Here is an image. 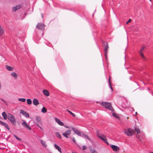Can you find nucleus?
Listing matches in <instances>:
<instances>
[{
    "instance_id": "nucleus-20",
    "label": "nucleus",
    "mask_w": 153,
    "mask_h": 153,
    "mask_svg": "<svg viewBox=\"0 0 153 153\" xmlns=\"http://www.w3.org/2000/svg\"><path fill=\"white\" fill-rule=\"evenodd\" d=\"M36 121L38 122L39 123L41 124L42 123V122L41 120V118L40 117L38 116H37L36 117Z\"/></svg>"
},
{
    "instance_id": "nucleus-36",
    "label": "nucleus",
    "mask_w": 153,
    "mask_h": 153,
    "mask_svg": "<svg viewBox=\"0 0 153 153\" xmlns=\"http://www.w3.org/2000/svg\"><path fill=\"white\" fill-rule=\"evenodd\" d=\"M137 138H138V139L139 140L141 141H142V140L141 139L139 135H138L137 136Z\"/></svg>"
},
{
    "instance_id": "nucleus-39",
    "label": "nucleus",
    "mask_w": 153,
    "mask_h": 153,
    "mask_svg": "<svg viewBox=\"0 0 153 153\" xmlns=\"http://www.w3.org/2000/svg\"><path fill=\"white\" fill-rule=\"evenodd\" d=\"M4 123V122H3L1 121L0 120V124L1 125L3 126Z\"/></svg>"
},
{
    "instance_id": "nucleus-10",
    "label": "nucleus",
    "mask_w": 153,
    "mask_h": 153,
    "mask_svg": "<svg viewBox=\"0 0 153 153\" xmlns=\"http://www.w3.org/2000/svg\"><path fill=\"white\" fill-rule=\"evenodd\" d=\"M55 121L59 125L61 126H64V123L61 122L59 119L57 118H55Z\"/></svg>"
},
{
    "instance_id": "nucleus-35",
    "label": "nucleus",
    "mask_w": 153,
    "mask_h": 153,
    "mask_svg": "<svg viewBox=\"0 0 153 153\" xmlns=\"http://www.w3.org/2000/svg\"><path fill=\"white\" fill-rule=\"evenodd\" d=\"M131 22V19H129L128 21L126 22V23L127 24H128V23Z\"/></svg>"
},
{
    "instance_id": "nucleus-44",
    "label": "nucleus",
    "mask_w": 153,
    "mask_h": 153,
    "mask_svg": "<svg viewBox=\"0 0 153 153\" xmlns=\"http://www.w3.org/2000/svg\"><path fill=\"white\" fill-rule=\"evenodd\" d=\"M39 128L42 130H43L42 128L41 127H40Z\"/></svg>"
},
{
    "instance_id": "nucleus-6",
    "label": "nucleus",
    "mask_w": 153,
    "mask_h": 153,
    "mask_svg": "<svg viewBox=\"0 0 153 153\" xmlns=\"http://www.w3.org/2000/svg\"><path fill=\"white\" fill-rule=\"evenodd\" d=\"M44 27L45 25L43 24L40 23H38L36 26L37 28L42 30H44Z\"/></svg>"
},
{
    "instance_id": "nucleus-23",
    "label": "nucleus",
    "mask_w": 153,
    "mask_h": 153,
    "mask_svg": "<svg viewBox=\"0 0 153 153\" xmlns=\"http://www.w3.org/2000/svg\"><path fill=\"white\" fill-rule=\"evenodd\" d=\"M27 104L30 105L32 104V101L30 99H28L27 100Z\"/></svg>"
},
{
    "instance_id": "nucleus-14",
    "label": "nucleus",
    "mask_w": 153,
    "mask_h": 153,
    "mask_svg": "<svg viewBox=\"0 0 153 153\" xmlns=\"http://www.w3.org/2000/svg\"><path fill=\"white\" fill-rule=\"evenodd\" d=\"M11 76L15 79H17V74L15 72H13L10 74Z\"/></svg>"
},
{
    "instance_id": "nucleus-18",
    "label": "nucleus",
    "mask_w": 153,
    "mask_h": 153,
    "mask_svg": "<svg viewBox=\"0 0 153 153\" xmlns=\"http://www.w3.org/2000/svg\"><path fill=\"white\" fill-rule=\"evenodd\" d=\"M43 92L44 94L46 96H49L50 95L49 93L47 90H44L43 91Z\"/></svg>"
},
{
    "instance_id": "nucleus-1",
    "label": "nucleus",
    "mask_w": 153,
    "mask_h": 153,
    "mask_svg": "<svg viewBox=\"0 0 153 153\" xmlns=\"http://www.w3.org/2000/svg\"><path fill=\"white\" fill-rule=\"evenodd\" d=\"M97 135L98 138H100L102 140H103L107 144H109V143L107 141V139L105 136L102 134L98 132H97Z\"/></svg>"
},
{
    "instance_id": "nucleus-5",
    "label": "nucleus",
    "mask_w": 153,
    "mask_h": 153,
    "mask_svg": "<svg viewBox=\"0 0 153 153\" xmlns=\"http://www.w3.org/2000/svg\"><path fill=\"white\" fill-rule=\"evenodd\" d=\"M71 132V129H68L66 131L62 133V135L65 137L68 138V136L70 135Z\"/></svg>"
},
{
    "instance_id": "nucleus-47",
    "label": "nucleus",
    "mask_w": 153,
    "mask_h": 153,
    "mask_svg": "<svg viewBox=\"0 0 153 153\" xmlns=\"http://www.w3.org/2000/svg\"><path fill=\"white\" fill-rule=\"evenodd\" d=\"M42 17L43 18V15L42 14Z\"/></svg>"
},
{
    "instance_id": "nucleus-33",
    "label": "nucleus",
    "mask_w": 153,
    "mask_h": 153,
    "mask_svg": "<svg viewBox=\"0 0 153 153\" xmlns=\"http://www.w3.org/2000/svg\"><path fill=\"white\" fill-rule=\"evenodd\" d=\"M8 130H10V128L8 125L7 124H6V125L4 126Z\"/></svg>"
},
{
    "instance_id": "nucleus-21",
    "label": "nucleus",
    "mask_w": 153,
    "mask_h": 153,
    "mask_svg": "<svg viewBox=\"0 0 153 153\" xmlns=\"http://www.w3.org/2000/svg\"><path fill=\"white\" fill-rule=\"evenodd\" d=\"M106 45L105 46V48L104 51H105V55L106 56L107 52V50L108 49V47L107 45V43H106Z\"/></svg>"
},
{
    "instance_id": "nucleus-31",
    "label": "nucleus",
    "mask_w": 153,
    "mask_h": 153,
    "mask_svg": "<svg viewBox=\"0 0 153 153\" xmlns=\"http://www.w3.org/2000/svg\"><path fill=\"white\" fill-rule=\"evenodd\" d=\"M112 115L113 117H115L116 118H119L118 116L117 115H116L115 113H112Z\"/></svg>"
},
{
    "instance_id": "nucleus-13",
    "label": "nucleus",
    "mask_w": 153,
    "mask_h": 153,
    "mask_svg": "<svg viewBox=\"0 0 153 153\" xmlns=\"http://www.w3.org/2000/svg\"><path fill=\"white\" fill-rule=\"evenodd\" d=\"M33 105L36 106H37L39 104V101L36 98H34L33 100Z\"/></svg>"
},
{
    "instance_id": "nucleus-50",
    "label": "nucleus",
    "mask_w": 153,
    "mask_h": 153,
    "mask_svg": "<svg viewBox=\"0 0 153 153\" xmlns=\"http://www.w3.org/2000/svg\"><path fill=\"white\" fill-rule=\"evenodd\" d=\"M153 153V152H152V153Z\"/></svg>"
},
{
    "instance_id": "nucleus-26",
    "label": "nucleus",
    "mask_w": 153,
    "mask_h": 153,
    "mask_svg": "<svg viewBox=\"0 0 153 153\" xmlns=\"http://www.w3.org/2000/svg\"><path fill=\"white\" fill-rule=\"evenodd\" d=\"M4 30L3 28L0 26V36H1L4 33Z\"/></svg>"
},
{
    "instance_id": "nucleus-12",
    "label": "nucleus",
    "mask_w": 153,
    "mask_h": 153,
    "mask_svg": "<svg viewBox=\"0 0 153 153\" xmlns=\"http://www.w3.org/2000/svg\"><path fill=\"white\" fill-rule=\"evenodd\" d=\"M111 147L112 149L114 151H119L120 150L119 147L116 146L111 145Z\"/></svg>"
},
{
    "instance_id": "nucleus-37",
    "label": "nucleus",
    "mask_w": 153,
    "mask_h": 153,
    "mask_svg": "<svg viewBox=\"0 0 153 153\" xmlns=\"http://www.w3.org/2000/svg\"><path fill=\"white\" fill-rule=\"evenodd\" d=\"M70 114L74 117H75V115L71 112Z\"/></svg>"
},
{
    "instance_id": "nucleus-3",
    "label": "nucleus",
    "mask_w": 153,
    "mask_h": 153,
    "mask_svg": "<svg viewBox=\"0 0 153 153\" xmlns=\"http://www.w3.org/2000/svg\"><path fill=\"white\" fill-rule=\"evenodd\" d=\"M8 119L12 124L14 125H16V120L13 115L11 114H9Z\"/></svg>"
},
{
    "instance_id": "nucleus-49",
    "label": "nucleus",
    "mask_w": 153,
    "mask_h": 153,
    "mask_svg": "<svg viewBox=\"0 0 153 153\" xmlns=\"http://www.w3.org/2000/svg\"><path fill=\"white\" fill-rule=\"evenodd\" d=\"M40 127H41V126H39V128H40Z\"/></svg>"
},
{
    "instance_id": "nucleus-48",
    "label": "nucleus",
    "mask_w": 153,
    "mask_h": 153,
    "mask_svg": "<svg viewBox=\"0 0 153 153\" xmlns=\"http://www.w3.org/2000/svg\"><path fill=\"white\" fill-rule=\"evenodd\" d=\"M137 114V112H136V114Z\"/></svg>"
},
{
    "instance_id": "nucleus-43",
    "label": "nucleus",
    "mask_w": 153,
    "mask_h": 153,
    "mask_svg": "<svg viewBox=\"0 0 153 153\" xmlns=\"http://www.w3.org/2000/svg\"><path fill=\"white\" fill-rule=\"evenodd\" d=\"M65 127L67 128H69V127L68 126H65Z\"/></svg>"
},
{
    "instance_id": "nucleus-42",
    "label": "nucleus",
    "mask_w": 153,
    "mask_h": 153,
    "mask_svg": "<svg viewBox=\"0 0 153 153\" xmlns=\"http://www.w3.org/2000/svg\"><path fill=\"white\" fill-rule=\"evenodd\" d=\"M67 111L69 113H70L71 112V111H69V110H68V109H67Z\"/></svg>"
},
{
    "instance_id": "nucleus-27",
    "label": "nucleus",
    "mask_w": 153,
    "mask_h": 153,
    "mask_svg": "<svg viewBox=\"0 0 153 153\" xmlns=\"http://www.w3.org/2000/svg\"><path fill=\"white\" fill-rule=\"evenodd\" d=\"M43 113H45L47 111V109L43 107L42 108L41 111Z\"/></svg>"
},
{
    "instance_id": "nucleus-25",
    "label": "nucleus",
    "mask_w": 153,
    "mask_h": 153,
    "mask_svg": "<svg viewBox=\"0 0 153 153\" xmlns=\"http://www.w3.org/2000/svg\"><path fill=\"white\" fill-rule=\"evenodd\" d=\"M55 134L57 137L59 138L60 139H61V136L58 132H55Z\"/></svg>"
},
{
    "instance_id": "nucleus-28",
    "label": "nucleus",
    "mask_w": 153,
    "mask_h": 153,
    "mask_svg": "<svg viewBox=\"0 0 153 153\" xmlns=\"http://www.w3.org/2000/svg\"><path fill=\"white\" fill-rule=\"evenodd\" d=\"M110 77L109 78V87L111 89V91H113V89L112 88V87L111 86V84L110 83Z\"/></svg>"
},
{
    "instance_id": "nucleus-30",
    "label": "nucleus",
    "mask_w": 153,
    "mask_h": 153,
    "mask_svg": "<svg viewBox=\"0 0 153 153\" xmlns=\"http://www.w3.org/2000/svg\"><path fill=\"white\" fill-rule=\"evenodd\" d=\"M134 130H135V131H136L137 133V134H139L140 132V131L139 129L137 128H136V127L135 128Z\"/></svg>"
},
{
    "instance_id": "nucleus-19",
    "label": "nucleus",
    "mask_w": 153,
    "mask_h": 153,
    "mask_svg": "<svg viewBox=\"0 0 153 153\" xmlns=\"http://www.w3.org/2000/svg\"><path fill=\"white\" fill-rule=\"evenodd\" d=\"M2 115L3 117V118L4 120H6L7 119L8 117L5 112H3L2 114Z\"/></svg>"
},
{
    "instance_id": "nucleus-46",
    "label": "nucleus",
    "mask_w": 153,
    "mask_h": 153,
    "mask_svg": "<svg viewBox=\"0 0 153 153\" xmlns=\"http://www.w3.org/2000/svg\"><path fill=\"white\" fill-rule=\"evenodd\" d=\"M36 125H37V126L38 127H39V125H38V124H36Z\"/></svg>"
},
{
    "instance_id": "nucleus-52",
    "label": "nucleus",
    "mask_w": 153,
    "mask_h": 153,
    "mask_svg": "<svg viewBox=\"0 0 153 153\" xmlns=\"http://www.w3.org/2000/svg\"><path fill=\"white\" fill-rule=\"evenodd\" d=\"M150 1H151V0H149Z\"/></svg>"
},
{
    "instance_id": "nucleus-34",
    "label": "nucleus",
    "mask_w": 153,
    "mask_h": 153,
    "mask_svg": "<svg viewBox=\"0 0 153 153\" xmlns=\"http://www.w3.org/2000/svg\"><path fill=\"white\" fill-rule=\"evenodd\" d=\"M91 153H97V152L94 150H91Z\"/></svg>"
},
{
    "instance_id": "nucleus-4",
    "label": "nucleus",
    "mask_w": 153,
    "mask_h": 153,
    "mask_svg": "<svg viewBox=\"0 0 153 153\" xmlns=\"http://www.w3.org/2000/svg\"><path fill=\"white\" fill-rule=\"evenodd\" d=\"M124 133L128 136H131L134 134V131L133 130L128 128L124 130Z\"/></svg>"
},
{
    "instance_id": "nucleus-2",
    "label": "nucleus",
    "mask_w": 153,
    "mask_h": 153,
    "mask_svg": "<svg viewBox=\"0 0 153 153\" xmlns=\"http://www.w3.org/2000/svg\"><path fill=\"white\" fill-rule=\"evenodd\" d=\"M101 105H102L105 108H107L113 111L114 109L112 108L111 105V104L110 103L107 102H102L101 103Z\"/></svg>"
},
{
    "instance_id": "nucleus-11",
    "label": "nucleus",
    "mask_w": 153,
    "mask_h": 153,
    "mask_svg": "<svg viewBox=\"0 0 153 153\" xmlns=\"http://www.w3.org/2000/svg\"><path fill=\"white\" fill-rule=\"evenodd\" d=\"M145 48L144 46H143L141 48L140 50L139 51V53L142 58L143 59H145V57L144 56L143 54V52Z\"/></svg>"
},
{
    "instance_id": "nucleus-32",
    "label": "nucleus",
    "mask_w": 153,
    "mask_h": 153,
    "mask_svg": "<svg viewBox=\"0 0 153 153\" xmlns=\"http://www.w3.org/2000/svg\"><path fill=\"white\" fill-rule=\"evenodd\" d=\"M14 137H15L16 138V139H17L18 140H19V141H21V139L19 138V137H17L16 135H14Z\"/></svg>"
},
{
    "instance_id": "nucleus-9",
    "label": "nucleus",
    "mask_w": 153,
    "mask_h": 153,
    "mask_svg": "<svg viewBox=\"0 0 153 153\" xmlns=\"http://www.w3.org/2000/svg\"><path fill=\"white\" fill-rule=\"evenodd\" d=\"M20 113L22 114L25 117L27 118L29 117V114L27 113L26 111H24L23 110H20Z\"/></svg>"
},
{
    "instance_id": "nucleus-15",
    "label": "nucleus",
    "mask_w": 153,
    "mask_h": 153,
    "mask_svg": "<svg viewBox=\"0 0 153 153\" xmlns=\"http://www.w3.org/2000/svg\"><path fill=\"white\" fill-rule=\"evenodd\" d=\"M21 7V5H16L15 7H13L12 8V10L13 11L15 12L16 10L19 9Z\"/></svg>"
},
{
    "instance_id": "nucleus-22",
    "label": "nucleus",
    "mask_w": 153,
    "mask_h": 153,
    "mask_svg": "<svg viewBox=\"0 0 153 153\" xmlns=\"http://www.w3.org/2000/svg\"><path fill=\"white\" fill-rule=\"evenodd\" d=\"M82 137L87 138L88 140H90V138L88 137V136L87 134H84V133H82Z\"/></svg>"
},
{
    "instance_id": "nucleus-40",
    "label": "nucleus",
    "mask_w": 153,
    "mask_h": 153,
    "mask_svg": "<svg viewBox=\"0 0 153 153\" xmlns=\"http://www.w3.org/2000/svg\"><path fill=\"white\" fill-rule=\"evenodd\" d=\"M72 140L73 141V142L74 143H76V140L75 139V138L74 137H73V138H72Z\"/></svg>"
},
{
    "instance_id": "nucleus-7",
    "label": "nucleus",
    "mask_w": 153,
    "mask_h": 153,
    "mask_svg": "<svg viewBox=\"0 0 153 153\" xmlns=\"http://www.w3.org/2000/svg\"><path fill=\"white\" fill-rule=\"evenodd\" d=\"M72 129L73 131H74V134H76L78 136H82V134L78 130L76 129L74 127H72Z\"/></svg>"
},
{
    "instance_id": "nucleus-24",
    "label": "nucleus",
    "mask_w": 153,
    "mask_h": 153,
    "mask_svg": "<svg viewBox=\"0 0 153 153\" xmlns=\"http://www.w3.org/2000/svg\"><path fill=\"white\" fill-rule=\"evenodd\" d=\"M41 142L42 146H43L44 147H46L47 146L46 143L45 141H43L42 140H41Z\"/></svg>"
},
{
    "instance_id": "nucleus-29",
    "label": "nucleus",
    "mask_w": 153,
    "mask_h": 153,
    "mask_svg": "<svg viewBox=\"0 0 153 153\" xmlns=\"http://www.w3.org/2000/svg\"><path fill=\"white\" fill-rule=\"evenodd\" d=\"M18 100L19 101H21L22 102H25L26 101V99L24 98H20L18 99Z\"/></svg>"
},
{
    "instance_id": "nucleus-51",
    "label": "nucleus",
    "mask_w": 153,
    "mask_h": 153,
    "mask_svg": "<svg viewBox=\"0 0 153 153\" xmlns=\"http://www.w3.org/2000/svg\"><path fill=\"white\" fill-rule=\"evenodd\" d=\"M0 118H1V116H0Z\"/></svg>"
},
{
    "instance_id": "nucleus-16",
    "label": "nucleus",
    "mask_w": 153,
    "mask_h": 153,
    "mask_svg": "<svg viewBox=\"0 0 153 153\" xmlns=\"http://www.w3.org/2000/svg\"><path fill=\"white\" fill-rule=\"evenodd\" d=\"M6 69L8 71H12L13 70V68L9 65H7L6 66Z\"/></svg>"
},
{
    "instance_id": "nucleus-38",
    "label": "nucleus",
    "mask_w": 153,
    "mask_h": 153,
    "mask_svg": "<svg viewBox=\"0 0 153 153\" xmlns=\"http://www.w3.org/2000/svg\"><path fill=\"white\" fill-rule=\"evenodd\" d=\"M86 149V147L85 146H82V149L83 150H84Z\"/></svg>"
},
{
    "instance_id": "nucleus-41",
    "label": "nucleus",
    "mask_w": 153,
    "mask_h": 153,
    "mask_svg": "<svg viewBox=\"0 0 153 153\" xmlns=\"http://www.w3.org/2000/svg\"><path fill=\"white\" fill-rule=\"evenodd\" d=\"M1 100L3 102H4V103H5L6 102L3 99H1Z\"/></svg>"
},
{
    "instance_id": "nucleus-17",
    "label": "nucleus",
    "mask_w": 153,
    "mask_h": 153,
    "mask_svg": "<svg viewBox=\"0 0 153 153\" xmlns=\"http://www.w3.org/2000/svg\"><path fill=\"white\" fill-rule=\"evenodd\" d=\"M54 146L55 148L57 149L59 152L60 153H62V151L61 150V149L60 147L57 145L56 144H54Z\"/></svg>"
},
{
    "instance_id": "nucleus-8",
    "label": "nucleus",
    "mask_w": 153,
    "mask_h": 153,
    "mask_svg": "<svg viewBox=\"0 0 153 153\" xmlns=\"http://www.w3.org/2000/svg\"><path fill=\"white\" fill-rule=\"evenodd\" d=\"M22 121L23 122L22 123V125L23 126L25 127L26 128L29 129V130H30L31 129L29 127V126L27 124L25 121L24 120H22Z\"/></svg>"
},
{
    "instance_id": "nucleus-45",
    "label": "nucleus",
    "mask_w": 153,
    "mask_h": 153,
    "mask_svg": "<svg viewBox=\"0 0 153 153\" xmlns=\"http://www.w3.org/2000/svg\"><path fill=\"white\" fill-rule=\"evenodd\" d=\"M6 123H4L3 126H5V125H6Z\"/></svg>"
}]
</instances>
